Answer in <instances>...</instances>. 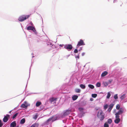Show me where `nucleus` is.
I'll return each mask as SVG.
<instances>
[{
    "label": "nucleus",
    "instance_id": "nucleus-9",
    "mask_svg": "<svg viewBox=\"0 0 127 127\" xmlns=\"http://www.w3.org/2000/svg\"><path fill=\"white\" fill-rule=\"evenodd\" d=\"M30 104L28 103L27 101H25L21 105L20 107L26 109L27 108L28 106H30Z\"/></svg>",
    "mask_w": 127,
    "mask_h": 127
},
{
    "label": "nucleus",
    "instance_id": "nucleus-61",
    "mask_svg": "<svg viewBox=\"0 0 127 127\" xmlns=\"http://www.w3.org/2000/svg\"><path fill=\"white\" fill-rule=\"evenodd\" d=\"M82 48H80V49L78 50V51H81V50H82Z\"/></svg>",
    "mask_w": 127,
    "mask_h": 127
},
{
    "label": "nucleus",
    "instance_id": "nucleus-24",
    "mask_svg": "<svg viewBox=\"0 0 127 127\" xmlns=\"http://www.w3.org/2000/svg\"><path fill=\"white\" fill-rule=\"evenodd\" d=\"M39 125L38 124L35 123L32 124L31 126L29 127H38V126Z\"/></svg>",
    "mask_w": 127,
    "mask_h": 127
},
{
    "label": "nucleus",
    "instance_id": "nucleus-54",
    "mask_svg": "<svg viewBox=\"0 0 127 127\" xmlns=\"http://www.w3.org/2000/svg\"><path fill=\"white\" fill-rule=\"evenodd\" d=\"M93 99L92 98H91L90 99V100L91 101H93Z\"/></svg>",
    "mask_w": 127,
    "mask_h": 127
},
{
    "label": "nucleus",
    "instance_id": "nucleus-41",
    "mask_svg": "<svg viewBox=\"0 0 127 127\" xmlns=\"http://www.w3.org/2000/svg\"><path fill=\"white\" fill-rule=\"evenodd\" d=\"M113 81V80L112 79H110L108 81V83L109 84H110Z\"/></svg>",
    "mask_w": 127,
    "mask_h": 127
},
{
    "label": "nucleus",
    "instance_id": "nucleus-32",
    "mask_svg": "<svg viewBox=\"0 0 127 127\" xmlns=\"http://www.w3.org/2000/svg\"><path fill=\"white\" fill-rule=\"evenodd\" d=\"M75 92L77 93H80L81 92V90L80 89L77 88L75 90Z\"/></svg>",
    "mask_w": 127,
    "mask_h": 127
},
{
    "label": "nucleus",
    "instance_id": "nucleus-59",
    "mask_svg": "<svg viewBox=\"0 0 127 127\" xmlns=\"http://www.w3.org/2000/svg\"><path fill=\"white\" fill-rule=\"evenodd\" d=\"M31 72V67L30 68V70H29V77H30V73Z\"/></svg>",
    "mask_w": 127,
    "mask_h": 127
},
{
    "label": "nucleus",
    "instance_id": "nucleus-17",
    "mask_svg": "<svg viewBox=\"0 0 127 127\" xmlns=\"http://www.w3.org/2000/svg\"><path fill=\"white\" fill-rule=\"evenodd\" d=\"M108 74L107 72L106 71H103L101 75V77H104L106 76Z\"/></svg>",
    "mask_w": 127,
    "mask_h": 127
},
{
    "label": "nucleus",
    "instance_id": "nucleus-28",
    "mask_svg": "<svg viewBox=\"0 0 127 127\" xmlns=\"http://www.w3.org/2000/svg\"><path fill=\"white\" fill-rule=\"evenodd\" d=\"M96 86V87H99L101 86V83L99 82H97L95 84Z\"/></svg>",
    "mask_w": 127,
    "mask_h": 127
},
{
    "label": "nucleus",
    "instance_id": "nucleus-58",
    "mask_svg": "<svg viewBox=\"0 0 127 127\" xmlns=\"http://www.w3.org/2000/svg\"><path fill=\"white\" fill-rule=\"evenodd\" d=\"M69 91H67V92H63V93H64L66 94V93H69Z\"/></svg>",
    "mask_w": 127,
    "mask_h": 127
},
{
    "label": "nucleus",
    "instance_id": "nucleus-50",
    "mask_svg": "<svg viewBox=\"0 0 127 127\" xmlns=\"http://www.w3.org/2000/svg\"><path fill=\"white\" fill-rule=\"evenodd\" d=\"M65 49H67V50L68 51H71L72 48H65Z\"/></svg>",
    "mask_w": 127,
    "mask_h": 127
},
{
    "label": "nucleus",
    "instance_id": "nucleus-45",
    "mask_svg": "<svg viewBox=\"0 0 127 127\" xmlns=\"http://www.w3.org/2000/svg\"><path fill=\"white\" fill-rule=\"evenodd\" d=\"M37 118V116L36 115H35L33 117V118L34 120H36Z\"/></svg>",
    "mask_w": 127,
    "mask_h": 127
},
{
    "label": "nucleus",
    "instance_id": "nucleus-12",
    "mask_svg": "<svg viewBox=\"0 0 127 127\" xmlns=\"http://www.w3.org/2000/svg\"><path fill=\"white\" fill-rule=\"evenodd\" d=\"M86 101L84 100H83L80 102L78 104V106H84L86 105Z\"/></svg>",
    "mask_w": 127,
    "mask_h": 127
},
{
    "label": "nucleus",
    "instance_id": "nucleus-63",
    "mask_svg": "<svg viewBox=\"0 0 127 127\" xmlns=\"http://www.w3.org/2000/svg\"><path fill=\"white\" fill-rule=\"evenodd\" d=\"M94 127H98V126L96 125V126H94Z\"/></svg>",
    "mask_w": 127,
    "mask_h": 127
},
{
    "label": "nucleus",
    "instance_id": "nucleus-57",
    "mask_svg": "<svg viewBox=\"0 0 127 127\" xmlns=\"http://www.w3.org/2000/svg\"><path fill=\"white\" fill-rule=\"evenodd\" d=\"M13 110V109H12V110H11L10 111H9V112H8L9 113V114H11V112Z\"/></svg>",
    "mask_w": 127,
    "mask_h": 127
},
{
    "label": "nucleus",
    "instance_id": "nucleus-20",
    "mask_svg": "<svg viewBox=\"0 0 127 127\" xmlns=\"http://www.w3.org/2000/svg\"><path fill=\"white\" fill-rule=\"evenodd\" d=\"M114 98L115 100H114L113 102V103H114L115 101H117V99L118 98V94H116L114 95Z\"/></svg>",
    "mask_w": 127,
    "mask_h": 127
},
{
    "label": "nucleus",
    "instance_id": "nucleus-43",
    "mask_svg": "<svg viewBox=\"0 0 127 127\" xmlns=\"http://www.w3.org/2000/svg\"><path fill=\"white\" fill-rule=\"evenodd\" d=\"M77 48H76V49H75L74 50V52L75 53H76L78 52V50L77 49Z\"/></svg>",
    "mask_w": 127,
    "mask_h": 127
},
{
    "label": "nucleus",
    "instance_id": "nucleus-42",
    "mask_svg": "<svg viewBox=\"0 0 127 127\" xmlns=\"http://www.w3.org/2000/svg\"><path fill=\"white\" fill-rule=\"evenodd\" d=\"M109 84L108 83V82H105L104 83V86L105 87H106L107 86H108Z\"/></svg>",
    "mask_w": 127,
    "mask_h": 127
},
{
    "label": "nucleus",
    "instance_id": "nucleus-51",
    "mask_svg": "<svg viewBox=\"0 0 127 127\" xmlns=\"http://www.w3.org/2000/svg\"><path fill=\"white\" fill-rule=\"evenodd\" d=\"M33 94V93H29L28 94L26 95V96H28V95H30Z\"/></svg>",
    "mask_w": 127,
    "mask_h": 127
},
{
    "label": "nucleus",
    "instance_id": "nucleus-35",
    "mask_svg": "<svg viewBox=\"0 0 127 127\" xmlns=\"http://www.w3.org/2000/svg\"><path fill=\"white\" fill-rule=\"evenodd\" d=\"M4 124L3 121L0 119V127H2Z\"/></svg>",
    "mask_w": 127,
    "mask_h": 127
},
{
    "label": "nucleus",
    "instance_id": "nucleus-40",
    "mask_svg": "<svg viewBox=\"0 0 127 127\" xmlns=\"http://www.w3.org/2000/svg\"><path fill=\"white\" fill-rule=\"evenodd\" d=\"M120 106L119 104H117L116 106V109H117L118 110L120 108Z\"/></svg>",
    "mask_w": 127,
    "mask_h": 127
},
{
    "label": "nucleus",
    "instance_id": "nucleus-36",
    "mask_svg": "<svg viewBox=\"0 0 127 127\" xmlns=\"http://www.w3.org/2000/svg\"><path fill=\"white\" fill-rule=\"evenodd\" d=\"M109 125L107 123V122H106L104 124V127H109Z\"/></svg>",
    "mask_w": 127,
    "mask_h": 127
},
{
    "label": "nucleus",
    "instance_id": "nucleus-19",
    "mask_svg": "<svg viewBox=\"0 0 127 127\" xmlns=\"http://www.w3.org/2000/svg\"><path fill=\"white\" fill-rule=\"evenodd\" d=\"M120 118H115L114 121L115 123L116 124H118L120 121Z\"/></svg>",
    "mask_w": 127,
    "mask_h": 127
},
{
    "label": "nucleus",
    "instance_id": "nucleus-26",
    "mask_svg": "<svg viewBox=\"0 0 127 127\" xmlns=\"http://www.w3.org/2000/svg\"><path fill=\"white\" fill-rule=\"evenodd\" d=\"M107 122L108 124H110L112 123V121L111 118H109L107 120Z\"/></svg>",
    "mask_w": 127,
    "mask_h": 127
},
{
    "label": "nucleus",
    "instance_id": "nucleus-34",
    "mask_svg": "<svg viewBox=\"0 0 127 127\" xmlns=\"http://www.w3.org/2000/svg\"><path fill=\"white\" fill-rule=\"evenodd\" d=\"M108 105L107 104H106L105 105L103 106V109L104 110H106L107 109L108 107Z\"/></svg>",
    "mask_w": 127,
    "mask_h": 127
},
{
    "label": "nucleus",
    "instance_id": "nucleus-46",
    "mask_svg": "<svg viewBox=\"0 0 127 127\" xmlns=\"http://www.w3.org/2000/svg\"><path fill=\"white\" fill-rule=\"evenodd\" d=\"M5 116V117H7V118H9L10 117V115L8 114H7Z\"/></svg>",
    "mask_w": 127,
    "mask_h": 127
},
{
    "label": "nucleus",
    "instance_id": "nucleus-62",
    "mask_svg": "<svg viewBox=\"0 0 127 127\" xmlns=\"http://www.w3.org/2000/svg\"><path fill=\"white\" fill-rule=\"evenodd\" d=\"M62 90H64V91H65V90H66V89L65 88L63 89V88H62Z\"/></svg>",
    "mask_w": 127,
    "mask_h": 127
},
{
    "label": "nucleus",
    "instance_id": "nucleus-11",
    "mask_svg": "<svg viewBox=\"0 0 127 127\" xmlns=\"http://www.w3.org/2000/svg\"><path fill=\"white\" fill-rule=\"evenodd\" d=\"M85 45V43L83 40L82 39H80V41H78L77 45V47H78L81 46H83Z\"/></svg>",
    "mask_w": 127,
    "mask_h": 127
},
{
    "label": "nucleus",
    "instance_id": "nucleus-52",
    "mask_svg": "<svg viewBox=\"0 0 127 127\" xmlns=\"http://www.w3.org/2000/svg\"><path fill=\"white\" fill-rule=\"evenodd\" d=\"M117 113L116 112V109H115L113 111V113Z\"/></svg>",
    "mask_w": 127,
    "mask_h": 127
},
{
    "label": "nucleus",
    "instance_id": "nucleus-39",
    "mask_svg": "<svg viewBox=\"0 0 127 127\" xmlns=\"http://www.w3.org/2000/svg\"><path fill=\"white\" fill-rule=\"evenodd\" d=\"M115 118H120V116H119V115H120V114H117V113H115Z\"/></svg>",
    "mask_w": 127,
    "mask_h": 127
},
{
    "label": "nucleus",
    "instance_id": "nucleus-10",
    "mask_svg": "<svg viewBox=\"0 0 127 127\" xmlns=\"http://www.w3.org/2000/svg\"><path fill=\"white\" fill-rule=\"evenodd\" d=\"M17 125L16 122L14 121L11 122L10 125V127H19V125L16 126Z\"/></svg>",
    "mask_w": 127,
    "mask_h": 127
},
{
    "label": "nucleus",
    "instance_id": "nucleus-16",
    "mask_svg": "<svg viewBox=\"0 0 127 127\" xmlns=\"http://www.w3.org/2000/svg\"><path fill=\"white\" fill-rule=\"evenodd\" d=\"M117 112V114H121L123 113V107L121 108Z\"/></svg>",
    "mask_w": 127,
    "mask_h": 127
},
{
    "label": "nucleus",
    "instance_id": "nucleus-4",
    "mask_svg": "<svg viewBox=\"0 0 127 127\" xmlns=\"http://www.w3.org/2000/svg\"><path fill=\"white\" fill-rule=\"evenodd\" d=\"M55 115H53L51 116L46 121L42 124V125L43 126H45L48 125L49 124V122L51 121L52 122H53L54 121L58 120L57 119H55Z\"/></svg>",
    "mask_w": 127,
    "mask_h": 127
},
{
    "label": "nucleus",
    "instance_id": "nucleus-55",
    "mask_svg": "<svg viewBox=\"0 0 127 127\" xmlns=\"http://www.w3.org/2000/svg\"><path fill=\"white\" fill-rule=\"evenodd\" d=\"M64 45L63 44H62V45H61V44H60V45L59 46H60L61 47H63V46H64Z\"/></svg>",
    "mask_w": 127,
    "mask_h": 127
},
{
    "label": "nucleus",
    "instance_id": "nucleus-29",
    "mask_svg": "<svg viewBox=\"0 0 127 127\" xmlns=\"http://www.w3.org/2000/svg\"><path fill=\"white\" fill-rule=\"evenodd\" d=\"M80 86L82 89H85L86 88V86L85 84H81L80 85Z\"/></svg>",
    "mask_w": 127,
    "mask_h": 127
},
{
    "label": "nucleus",
    "instance_id": "nucleus-1",
    "mask_svg": "<svg viewBox=\"0 0 127 127\" xmlns=\"http://www.w3.org/2000/svg\"><path fill=\"white\" fill-rule=\"evenodd\" d=\"M121 68L119 67H117L115 68L112 72V75L118 81L120 77L122 75L121 72Z\"/></svg>",
    "mask_w": 127,
    "mask_h": 127
},
{
    "label": "nucleus",
    "instance_id": "nucleus-37",
    "mask_svg": "<svg viewBox=\"0 0 127 127\" xmlns=\"http://www.w3.org/2000/svg\"><path fill=\"white\" fill-rule=\"evenodd\" d=\"M80 124L81 125H82L83 124L84 122L82 119H80L79 121Z\"/></svg>",
    "mask_w": 127,
    "mask_h": 127
},
{
    "label": "nucleus",
    "instance_id": "nucleus-38",
    "mask_svg": "<svg viewBox=\"0 0 127 127\" xmlns=\"http://www.w3.org/2000/svg\"><path fill=\"white\" fill-rule=\"evenodd\" d=\"M97 94H92V96L93 98H95L97 96Z\"/></svg>",
    "mask_w": 127,
    "mask_h": 127
},
{
    "label": "nucleus",
    "instance_id": "nucleus-53",
    "mask_svg": "<svg viewBox=\"0 0 127 127\" xmlns=\"http://www.w3.org/2000/svg\"><path fill=\"white\" fill-rule=\"evenodd\" d=\"M19 105H18L17 106L15 107L13 109V110H16L18 108V107Z\"/></svg>",
    "mask_w": 127,
    "mask_h": 127
},
{
    "label": "nucleus",
    "instance_id": "nucleus-31",
    "mask_svg": "<svg viewBox=\"0 0 127 127\" xmlns=\"http://www.w3.org/2000/svg\"><path fill=\"white\" fill-rule=\"evenodd\" d=\"M88 86L91 89H94L95 87L93 85L90 84L88 85Z\"/></svg>",
    "mask_w": 127,
    "mask_h": 127
},
{
    "label": "nucleus",
    "instance_id": "nucleus-33",
    "mask_svg": "<svg viewBox=\"0 0 127 127\" xmlns=\"http://www.w3.org/2000/svg\"><path fill=\"white\" fill-rule=\"evenodd\" d=\"M19 112H17L15 113L13 116L12 119H14L16 118L17 115L19 114Z\"/></svg>",
    "mask_w": 127,
    "mask_h": 127
},
{
    "label": "nucleus",
    "instance_id": "nucleus-15",
    "mask_svg": "<svg viewBox=\"0 0 127 127\" xmlns=\"http://www.w3.org/2000/svg\"><path fill=\"white\" fill-rule=\"evenodd\" d=\"M57 100V98H54L53 97H50L49 99L50 101L51 102H53L54 101H56Z\"/></svg>",
    "mask_w": 127,
    "mask_h": 127
},
{
    "label": "nucleus",
    "instance_id": "nucleus-48",
    "mask_svg": "<svg viewBox=\"0 0 127 127\" xmlns=\"http://www.w3.org/2000/svg\"><path fill=\"white\" fill-rule=\"evenodd\" d=\"M70 55V54H69L68 55H67L66 56H64V57L65 58H66V59H67L68 58V57H69Z\"/></svg>",
    "mask_w": 127,
    "mask_h": 127
},
{
    "label": "nucleus",
    "instance_id": "nucleus-21",
    "mask_svg": "<svg viewBox=\"0 0 127 127\" xmlns=\"http://www.w3.org/2000/svg\"><path fill=\"white\" fill-rule=\"evenodd\" d=\"M26 121L25 119L23 118L21 119L20 121V123L21 125H23L25 123Z\"/></svg>",
    "mask_w": 127,
    "mask_h": 127
},
{
    "label": "nucleus",
    "instance_id": "nucleus-30",
    "mask_svg": "<svg viewBox=\"0 0 127 127\" xmlns=\"http://www.w3.org/2000/svg\"><path fill=\"white\" fill-rule=\"evenodd\" d=\"M64 48H72V46L71 44H67L64 46Z\"/></svg>",
    "mask_w": 127,
    "mask_h": 127
},
{
    "label": "nucleus",
    "instance_id": "nucleus-18",
    "mask_svg": "<svg viewBox=\"0 0 127 127\" xmlns=\"http://www.w3.org/2000/svg\"><path fill=\"white\" fill-rule=\"evenodd\" d=\"M78 96L77 95H74L72 97V99L73 101L76 100L78 98Z\"/></svg>",
    "mask_w": 127,
    "mask_h": 127
},
{
    "label": "nucleus",
    "instance_id": "nucleus-23",
    "mask_svg": "<svg viewBox=\"0 0 127 127\" xmlns=\"http://www.w3.org/2000/svg\"><path fill=\"white\" fill-rule=\"evenodd\" d=\"M47 47H53V46H54V45H53L50 42H47Z\"/></svg>",
    "mask_w": 127,
    "mask_h": 127
},
{
    "label": "nucleus",
    "instance_id": "nucleus-7",
    "mask_svg": "<svg viewBox=\"0 0 127 127\" xmlns=\"http://www.w3.org/2000/svg\"><path fill=\"white\" fill-rule=\"evenodd\" d=\"M100 116H101L100 117V121L102 122L105 118V117L104 115L103 114V111L101 110L98 111L97 113V116L98 118H99Z\"/></svg>",
    "mask_w": 127,
    "mask_h": 127
},
{
    "label": "nucleus",
    "instance_id": "nucleus-13",
    "mask_svg": "<svg viewBox=\"0 0 127 127\" xmlns=\"http://www.w3.org/2000/svg\"><path fill=\"white\" fill-rule=\"evenodd\" d=\"M115 104L112 103L110 104L109 105L107 111L108 112H110L112 109L113 108Z\"/></svg>",
    "mask_w": 127,
    "mask_h": 127
},
{
    "label": "nucleus",
    "instance_id": "nucleus-2",
    "mask_svg": "<svg viewBox=\"0 0 127 127\" xmlns=\"http://www.w3.org/2000/svg\"><path fill=\"white\" fill-rule=\"evenodd\" d=\"M71 111V109H68L64 110L63 113L61 114H57L55 115V119H57L58 120L60 119V118H63L65 116L69 115Z\"/></svg>",
    "mask_w": 127,
    "mask_h": 127
},
{
    "label": "nucleus",
    "instance_id": "nucleus-3",
    "mask_svg": "<svg viewBox=\"0 0 127 127\" xmlns=\"http://www.w3.org/2000/svg\"><path fill=\"white\" fill-rule=\"evenodd\" d=\"M120 79H121V81L127 82V75L124 78H120ZM125 85H127V82L126 84H125ZM123 93V94L121 95L120 97V98L121 100H123L126 96H127V88L125 90Z\"/></svg>",
    "mask_w": 127,
    "mask_h": 127
},
{
    "label": "nucleus",
    "instance_id": "nucleus-49",
    "mask_svg": "<svg viewBox=\"0 0 127 127\" xmlns=\"http://www.w3.org/2000/svg\"><path fill=\"white\" fill-rule=\"evenodd\" d=\"M118 127H122V123H121L119 124Z\"/></svg>",
    "mask_w": 127,
    "mask_h": 127
},
{
    "label": "nucleus",
    "instance_id": "nucleus-56",
    "mask_svg": "<svg viewBox=\"0 0 127 127\" xmlns=\"http://www.w3.org/2000/svg\"><path fill=\"white\" fill-rule=\"evenodd\" d=\"M85 53H84V52H83L82 53V55L83 56H84V55H85Z\"/></svg>",
    "mask_w": 127,
    "mask_h": 127
},
{
    "label": "nucleus",
    "instance_id": "nucleus-44",
    "mask_svg": "<svg viewBox=\"0 0 127 127\" xmlns=\"http://www.w3.org/2000/svg\"><path fill=\"white\" fill-rule=\"evenodd\" d=\"M79 54L80 53H79L78 54V55L77 56H75V58L76 59H79Z\"/></svg>",
    "mask_w": 127,
    "mask_h": 127
},
{
    "label": "nucleus",
    "instance_id": "nucleus-60",
    "mask_svg": "<svg viewBox=\"0 0 127 127\" xmlns=\"http://www.w3.org/2000/svg\"><path fill=\"white\" fill-rule=\"evenodd\" d=\"M28 81H27V84H26V87H25V90L27 88V84H28Z\"/></svg>",
    "mask_w": 127,
    "mask_h": 127
},
{
    "label": "nucleus",
    "instance_id": "nucleus-14",
    "mask_svg": "<svg viewBox=\"0 0 127 127\" xmlns=\"http://www.w3.org/2000/svg\"><path fill=\"white\" fill-rule=\"evenodd\" d=\"M27 30H31L33 32H35L36 31V30L35 28L32 26H29L27 27Z\"/></svg>",
    "mask_w": 127,
    "mask_h": 127
},
{
    "label": "nucleus",
    "instance_id": "nucleus-64",
    "mask_svg": "<svg viewBox=\"0 0 127 127\" xmlns=\"http://www.w3.org/2000/svg\"><path fill=\"white\" fill-rule=\"evenodd\" d=\"M63 123H65V121H64V120H63Z\"/></svg>",
    "mask_w": 127,
    "mask_h": 127
},
{
    "label": "nucleus",
    "instance_id": "nucleus-25",
    "mask_svg": "<svg viewBox=\"0 0 127 127\" xmlns=\"http://www.w3.org/2000/svg\"><path fill=\"white\" fill-rule=\"evenodd\" d=\"M41 104V102L40 101H37L36 102L35 104V106L36 107H38Z\"/></svg>",
    "mask_w": 127,
    "mask_h": 127
},
{
    "label": "nucleus",
    "instance_id": "nucleus-27",
    "mask_svg": "<svg viewBox=\"0 0 127 127\" xmlns=\"http://www.w3.org/2000/svg\"><path fill=\"white\" fill-rule=\"evenodd\" d=\"M111 95V92H109L107 93V94L106 96V98L107 99H109V98Z\"/></svg>",
    "mask_w": 127,
    "mask_h": 127
},
{
    "label": "nucleus",
    "instance_id": "nucleus-5",
    "mask_svg": "<svg viewBox=\"0 0 127 127\" xmlns=\"http://www.w3.org/2000/svg\"><path fill=\"white\" fill-rule=\"evenodd\" d=\"M81 107L79 106L78 108V109L80 112L78 114V116L80 118H81L82 117L84 116V115L85 113V112L84 111L85 110L84 108Z\"/></svg>",
    "mask_w": 127,
    "mask_h": 127
},
{
    "label": "nucleus",
    "instance_id": "nucleus-8",
    "mask_svg": "<svg viewBox=\"0 0 127 127\" xmlns=\"http://www.w3.org/2000/svg\"><path fill=\"white\" fill-rule=\"evenodd\" d=\"M30 16V15H22L20 16L18 18V20L19 21L22 22L28 19Z\"/></svg>",
    "mask_w": 127,
    "mask_h": 127
},
{
    "label": "nucleus",
    "instance_id": "nucleus-22",
    "mask_svg": "<svg viewBox=\"0 0 127 127\" xmlns=\"http://www.w3.org/2000/svg\"><path fill=\"white\" fill-rule=\"evenodd\" d=\"M8 120V118H7V117H6L5 115H4V118L3 119V122L4 123H6Z\"/></svg>",
    "mask_w": 127,
    "mask_h": 127
},
{
    "label": "nucleus",
    "instance_id": "nucleus-6",
    "mask_svg": "<svg viewBox=\"0 0 127 127\" xmlns=\"http://www.w3.org/2000/svg\"><path fill=\"white\" fill-rule=\"evenodd\" d=\"M56 48H50L49 50H48V48H43L42 52L43 53H46L49 51H52L54 53H56L59 49H61V48H58V49Z\"/></svg>",
    "mask_w": 127,
    "mask_h": 127
},
{
    "label": "nucleus",
    "instance_id": "nucleus-47",
    "mask_svg": "<svg viewBox=\"0 0 127 127\" xmlns=\"http://www.w3.org/2000/svg\"><path fill=\"white\" fill-rule=\"evenodd\" d=\"M123 107V113L126 111V109L124 107Z\"/></svg>",
    "mask_w": 127,
    "mask_h": 127
}]
</instances>
